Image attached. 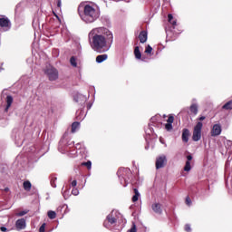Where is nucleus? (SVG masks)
<instances>
[{
  "mask_svg": "<svg viewBox=\"0 0 232 232\" xmlns=\"http://www.w3.org/2000/svg\"><path fill=\"white\" fill-rule=\"evenodd\" d=\"M169 23L172 24V26H177V20H173V14H168Z\"/></svg>",
  "mask_w": 232,
  "mask_h": 232,
  "instance_id": "412c9836",
  "label": "nucleus"
},
{
  "mask_svg": "<svg viewBox=\"0 0 232 232\" xmlns=\"http://www.w3.org/2000/svg\"><path fill=\"white\" fill-rule=\"evenodd\" d=\"M222 133V126L215 124L211 130V137H218Z\"/></svg>",
  "mask_w": 232,
  "mask_h": 232,
  "instance_id": "0eeeda50",
  "label": "nucleus"
},
{
  "mask_svg": "<svg viewBox=\"0 0 232 232\" xmlns=\"http://www.w3.org/2000/svg\"><path fill=\"white\" fill-rule=\"evenodd\" d=\"M45 224H43L40 228H39V232H44V229H45Z\"/></svg>",
  "mask_w": 232,
  "mask_h": 232,
  "instance_id": "f704fd0d",
  "label": "nucleus"
},
{
  "mask_svg": "<svg viewBox=\"0 0 232 232\" xmlns=\"http://www.w3.org/2000/svg\"><path fill=\"white\" fill-rule=\"evenodd\" d=\"M140 43L144 44L148 41V32L141 31L139 34Z\"/></svg>",
  "mask_w": 232,
  "mask_h": 232,
  "instance_id": "9b49d317",
  "label": "nucleus"
},
{
  "mask_svg": "<svg viewBox=\"0 0 232 232\" xmlns=\"http://www.w3.org/2000/svg\"><path fill=\"white\" fill-rule=\"evenodd\" d=\"M81 7H78V14L83 21V23H86L87 24H90L92 23H95L101 17V9H99V6L97 5L93 4H85L82 6V11L81 12Z\"/></svg>",
  "mask_w": 232,
  "mask_h": 232,
  "instance_id": "f03ea898",
  "label": "nucleus"
},
{
  "mask_svg": "<svg viewBox=\"0 0 232 232\" xmlns=\"http://www.w3.org/2000/svg\"><path fill=\"white\" fill-rule=\"evenodd\" d=\"M153 52V48L150 45H148L145 49V53H151Z\"/></svg>",
  "mask_w": 232,
  "mask_h": 232,
  "instance_id": "7c9ffc66",
  "label": "nucleus"
},
{
  "mask_svg": "<svg viewBox=\"0 0 232 232\" xmlns=\"http://www.w3.org/2000/svg\"><path fill=\"white\" fill-rule=\"evenodd\" d=\"M166 162H168L166 156H164V155L160 156L156 160V169H160V168H164Z\"/></svg>",
  "mask_w": 232,
  "mask_h": 232,
  "instance_id": "423d86ee",
  "label": "nucleus"
},
{
  "mask_svg": "<svg viewBox=\"0 0 232 232\" xmlns=\"http://www.w3.org/2000/svg\"><path fill=\"white\" fill-rule=\"evenodd\" d=\"M0 26L1 28H8L10 26V20L6 17L0 18Z\"/></svg>",
  "mask_w": 232,
  "mask_h": 232,
  "instance_id": "9d476101",
  "label": "nucleus"
},
{
  "mask_svg": "<svg viewBox=\"0 0 232 232\" xmlns=\"http://www.w3.org/2000/svg\"><path fill=\"white\" fill-rule=\"evenodd\" d=\"M198 121H206V117L205 116H200L198 118Z\"/></svg>",
  "mask_w": 232,
  "mask_h": 232,
  "instance_id": "ea45409f",
  "label": "nucleus"
},
{
  "mask_svg": "<svg viewBox=\"0 0 232 232\" xmlns=\"http://www.w3.org/2000/svg\"><path fill=\"white\" fill-rule=\"evenodd\" d=\"M75 102H84L86 101V97L82 94H76L74 96Z\"/></svg>",
  "mask_w": 232,
  "mask_h": 232,
  "instance_id": "dca6fc26",
  "label": "nucleus"
},
{
  "mask_svg": "<svg viewBox=\"0 0 232 232\" xmlns=\"http://www.w3.org/2000/svg\"><path fill=\"white\" fill-rule=\"evenodd\" d=\"M47 216L49 217V218H51V220H53V218L57 217V214L53 210H49L47 212Z\"/></svg>",
  "mask_w": 232,
  "mask_h": 232,
  "instance_id": "5701e85b",
  "label": "nucleus"
},
{
  "mask_svg": "<svg viewBox=\"0 0 232 232\" xmlns=\"http://www.w3.org/2000/svg\"><path fill=\"white\" fill-rule=\"evenodd\" d=\"M117 175L121 180V184L123 188H126L130 183V177H131V170L128 168H121L119 169Z\"/></svg>",
  "mask_w": 232,
  "mask_h": 232,
  "instance_id": "7ed1b4c3",
  "label": "nucleus"
},
{
  "mask_svg": "<svg viewBox=\"0 0 232 232\" xmlns=\"http://www.w3.org/2000/svg\"><path fill=\"white\" fill-rule=\"evenodd\" d=\"M89 44L97 53H104L111 48L113 34L106 27H96L91 30L88 34Z\"/></svg>",
  "mask_w": 232,
  "mask_h": 232,
  "instance_id": "f257e3e1",
  "label": "nucleus"
},
{
  "mask_svg": "<svg viewBox=\"0 0 232 232\" xmlns=\"http://www.w3.org/2000/svg\"><path fill=\"white\" fill-rule=\"evenodd\" d=\"M186 204L187 206H191V198H189V197L186 198Z\"/></svg>",
  "mask_w": 232,
  "mask_h": 232,
  "instance_id": "473e14b6",
  "label": "nucleus"
},
{
  "mask_svg": "<svg viewBox=\"0 0 232 232\" xmlns=\"http://www.w3.org/2000/svg\"><path fill=\"white\" fill-rule=\"evenodd\" d=\"M0 230L3 231V232L8 231V229L6 228V227H0Z\"/></svg>",
  "mask_w": 232,
  "mask_h": 232,
  "instance_id": "58836bf2",
  "label": "nucleus"
},
{
  "mask_svg": "<svg viewBox=\"0 0 232 232\" xmlns=\"http://www.w3.org/2000/svg\"><path fill=\"white\" fill-rule=\"evenodd\" d=\"M128 232H137V227H135V225H133L132 227L128 230Z\"/></svg>",
  "mask_w": 232,
  "mask_h": 232,
  "instance_id": "72a5a7b5",
  "label": "nucleus"
},
{
  "mask_svg": "<svg viewBox=\"0 0 232 232\" xmlns=\"http://www.w3.org/2000/svg\"><path fill=\"white\" fill-rule=\"evenodd\" d=\"M190 111L191 113H193V115H197V113H198V105H197L196 103H193L190 106Z\"/></svg>",
  "mask_w": 232,
  "mask_h": 232,
  "instance_id": "f3484780",
  "label": "nucleus"
},
{
  "mask_svg": "<svg viewBox=\"0 0 232 232\" xmlns=\"http://www.w3.org/2000/svg\"><path fill=\"white\" fill-rule=\"evenodd\" d=\"M135 195L132 197V202H137L139 200V198L140 197V193H139V189L134 188Z\"/></svg>",
  "mask_w": 232,
  "mask_h": 232,
  "instance_id": "aec40b11",
  "label": "nucleus"
},
{
  "mask_svg": "<svg viewBox=\"0 0 232 232\" xmlns=\"http://www.w3.org/2000/svg\"><path fill=\"white\" fill-rule=\"evenodd\" d=\"M134 55H135L136 59H141L142 53H140V50L139 49V46L135 47Z\"/></svg>",
  "mask_w": 232,
  "mask_h": 232,
  "instance_id": "6ab92c4d",
  "label": "nucleus"
},
{
  "mask_svg": "<svg viewBox=\"0 0 232 232\" xmlns=\"http://www.w3.org/2000/svg\"><path fill=\"white\" fill-rule=\"evenodd\" d=\"M71 186L72 188H75V186H77V180H72V183H71Z\"/></svg>",
  "mask_w": 232,
  "mask_h": 232,
  "instance_id": "4c0bfd02",
  "label": "nucleus"
},
{
  "mask_svg": "<svg viewBox=\"0 0 232 232\" xmlns=\"http://www.w3.org/2000/svg\"><path fill=\"white\" fill-rule=\"evenodd\" d=\"M57 6L58 8H61V1H58Z\"/></svg>",
  "mask_w": 232,
  "mask_h": 232,
  "instance_id": "37998d69",
  "label": "nucleus"
},
{
  "mask_svg": "<svg viewBox=\"0 0 232 232\" xmlns=\"http://www.w3.org/2000/svg\"><path fill=\"white\" fill-rule=\"evenodd\" d=\"M24 189H25V191H30V189H32V183L30 181H24Z\"/></svg>",
  "mask_w": 232,
  "mask_h": 232,
  "instance_id": "4be33fe9",
  "label": "nucleus"
},
{
  "mask_svg": "<svg viewBox=\"0 0 232 232\" xmlns=\"http://www.w3.org/2000/svg\"><path fill=\"white\" fill-rule=\"evenodd\" d=\"M44 72L45 75H47L49 81H57V79H59V72L52 65H47Z\"/></svg>",
  "mask_w": 232,
  "mask_h": 232,
  "instance_id": "20e7f679",
  "label": "nucleus"
},
{
  "mask_svg": "<svg viewBox=\"0 0 232 232\" xmlns=\"http://www.w3.org/2000/svg\"><path fill=\"white\" fill-rule=\"evenodd\" d=\"M160 142H161L162 144H164V142L162 141V138H160Z\"/></svg>",
  "mask_w": 232,
  "mask_h": 232,
  "instance_id": "c03bdc74",
  "label": "nucleus"
},
{
  "mask_svg": "<svg viewBox=\"0 0 232 232\" xmlns=\"http://www.w3.org/2000/svg\"><path fill=\"white\" fill-rule=\"evenodd\" d=\"M72 194L77 197V195H79V189H77L76 188H72Z\"/></svg>",
  "mask_w": 232,
  "mask_h": 232,
  "instance_id": "2f4dec72",
  "label": "nucleus"
},
{
  "mask_svg": "<svg viewBox=\"0 0 232 232\" xmlns=\"http://www.w3.org/2000/svg\"><path fill=\"white\" fill-rule=\"evenodd\" d=\"M185 231H188V232L191 231V227L189 225H186Z\"/></svg>",
  "mask_w": 232,
  "mask_h": 232,
  "instance_id": "e433bc0d",
  "label": "nucleus"
},
{
  "mask_svg": "<svg viewBox=\"0 0 232 232\" xmlns=\"http://www.w3.org/2000/svg\"><path fill=\"white\" fill-rule=\"evenodd\" d=\"M14 102V98L11 95H8L6 97V107L5 111H8L10 110V106H12V103Z\"/></svg>",
  "mask_w": 232,
  "mask_h": 232,
  "instance_id": "4468645a",
  "label": "nucleus"
},
{
  "mask_svg": "<svg viewBox=\"0 0 232 232\" xmlns=\"http://www.w3.org/2000/svg\"><path fill=\"white\" fill-rule=\"evenodd\" d=\"M82 166H86L87 169H92V161L83 162Z\"/></svg>",
  "mask_w": 232,
  "mask_h": 232,
  "instance_id": "cd10ccee",
  "label": "nucleus"
},
{
  "mask_svg": "<svg viewBox=\"0 0 232 232\" xmlns=\"http://www.w3.org/2000/svg\"><path fill=\"white\" fill-rule=\"evenodd\" d=\"M16 229L21 230L26 227V220L24 218H20L15 223Z\"/></svg>",
  "mask_w": 232,
  "mask_h": 232,
  "instance_id": "1a4fd4ad",
  "label": "nucleus"
},
{
  "mask_svg": "<svg viewBox=\"0 0 232 232\" xmlns=\"http://www.w3.org/2000/svg\"><path fill=\"white\" fill-rule=\"evenodd\" d=\"M56 180H57V178H52V179H51L52 188H57V183H55Z\"/></svg>",
  "mask_w": 232,
  "mask_h": 232,
  "instance_id": "c85d7f7f",
  "label": "nucleus"
},
{
  "mask_svg": "<svg viewBox=\"0 0 232 232\" xmlns=\"http://www.w3.org/2000/svg\"><path fill=\"white\" fill-rule=\"evenodd\" d=\"M184 171H191V162L186 161V165L184 167Z\"/></svg>",
  "mask_w": 232,
  "mask_h": 232,
  "instance_id": "bb28decb",
  "label": "nucleus"
},
{
  "mask_svg": "<svg viewBox=\"0 0 232 232\" xmlns=\"http://www.w3.org/2000/svg\"><path fill=\"white\" fill-rule=\"evenodd\" d=\"M162 206L160 203H154L151 206L152 210L154 213H158V215H160L162 213Z\"/></svg>",
  "mask_w": 232,
  "mask_h": 232,
  "instance_id": "f8f14e48",
  "label": "nucleus"
},
{
  "mask_svg": "<svg viewBox=\"0 0 232 232\" xmlns=\"http://www.w3.org/2000/svg\"><path fill=\"white\" fill-rule=\"evenodd\" d=\"M70 63H71L72 66H73V68H77V60L75 59L74 56L71 57Z\"/></svg>",
  "mask_w": 232,
  "mask_h": 232,
  "instance_id": "a878e982",
  "label": "nucleus"
},
{
  "mask_svg": "<svg viewBox=\"0 0 232 232\" xmlns=\"http://www.w3.org/2000/svg\"><path fill=\"white\" fill-rule=\"evenodd\" d=\"M223 110H232V101H229L223 105Z\"/></svg>",
  "mask_w": 232,
  "mask_h": 232,
  "instance_id": "393cba45",
  "label": "nucleus"
},
{
  "mask_svg": "<svg viewBox=\"0 0 232 232\" xmlns=\"http://www.w3.org/2000/svg\"><path fill=\"white\" fill-rule=\"evenodd\" d=\"M108 59V54H100L96 57V63L101 64V63H104Z\"/></svg>",
  "mask_w": 232,
  "mask_h": 232,
  "instance_id": "2eb2a0df",
  "label": "nucleus"
},
{
  "mask_svg": "<svg viewBox=\"0 0 232 232\" xmlns=\"http://www.w3.org/2000/svg\"><path fill=\"white\" fill-rule=\"evenodd\" d=\"M181 139H182L183 142H188V140H189V130L183 129Z\"/></svg>",
  "mask_w": 232,
  "mask_h": 232,
  "instance_id": "ddd939ff",
  "label": "nucleus"
},
{
  "mask_svg": "<svg viewBox=\"0 0 232 232\" xmlns=\"http://www.w3.org/2000/svg\"><path fill=\"white\" fill-rule=\"evenodd\" d=\"M107 220L109 224H115V222H117V218H112L111 215L107 216Z\"/></svg>",
  "mask_w": 232,
  "mask_h": 232,
  "instance_id": "b1692460",
  "label": "nucleus"
},
{
  "mask_svg": "<svg viewBox=\"0 0 232 232\" xmlns=\"http://www.w3.org/2000/svg\"><path fill=\"white\" fill-rule=\"evenodd\" d=\"M174 121H175V118L173 117V115H169L167 120L168 123L165 124V130H167V131H171V130H173Z\"/></svg>",
  "mask_w": 232,
  "mask_h": 232,
  "instance_id": "6e6552de",
  "label": "nucleus"
},
{
  "mask_svg": "<svg viewBox=\"0 0 232 232\" xmlns=\"http://www.w3.org/2000/svg\"><path fill=\"white\" fill-rule=\"evenodd\" d=\"M81 123H79L78 121H74L72 124V133H75V131H77V130L80 128Z\"/></svg>",
  "mask_w": 232,
  "mask_h": 232,
  "instance_id": "a211bd4d",
  "label": "nucleus"
},
{
  "mask_svg": "<svg viewBox=\"0 0 232 232\" xmlns=\"http://www.w3.org/2000/svg\"><path fill=\"white\" fill-rule=\"evenodd\" d=\"M63 198L66 199V198H68V197L66 196V195H68V191H64L63 193Z\"/></svg>",
  "mask_w": 232,
  "mask_h": 232,
  "instance_id": "a19ab883",
  "label": "nucleus"
},
{
  "mask_svg": "<svg viewBox=\"0 0 232 232\" xmlns=\"http://www.w3.org/2000/svg\"><path fill=\"white\" fill-rule=\"evenodd\" d=\"M187 160H188L187 162H191V160H193V156L188 155Z\"/></svg>",
  "mask_w": 232,
  "mask_h": 232,
  "instance_id": "c9c22d12",
  "label": "nucleus"
},
{
  "mask_svg": "<svg viewBox=\"0 0 232 232\" xmlns=\"http://www.w3.org/2000/svg\"><path fill=\"white\" fill-rule=\"evenodd\" d=\"M28 213V210H23L16 214V217H24Z\"/></svg>",
  "mask_w": 232,
  "mask_h": 232,
  "instance_id": "c756f323",
  "label": "nucleus"
},
{
  "mask_svg": "<svg viewBox=\"0 0 232 232\" xmlns=\"http://www.w3.org/2000/svg\"><path fill=\"white\" fill-rule=\"evenodd\" d=\"M204 124L202 121H198L196 126L194 127L193 135H192V140L194 142H198L200 139H202V127Z\"/></svg>",
  "mask_w": 232,
  "mask_h": 232,
  "instance_id": "39448f33",
  "label": "nucleus"
},
{
  "mask_svg": "<svg viewBox=\"0 0 232 232\" xmlns=\"http://www.w3.org/2000/svg\"><path fill=\"white\" fill-rule=\"evenodd\" d=\"M4 191H5L6 193H8V191H10V188H5L4 189Z\"/></svg>",
  "mask_w": 232,
  "mask_h": 232,
  "instance_id": "79ce46f5",
  "label": "nucleus"
}]
</instances>
